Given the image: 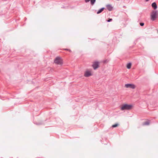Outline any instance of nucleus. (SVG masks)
Instances as JSON below:
<instances>
[{"mask_svg": "<svg viewBox=\"0 0 158 158\" xmlns=\"http://www.w3.org/2000/svg\"><path fill=\"white\" fill-rule=\"evenodd\" d=\"M150 123L149 121H147L146 122L143 123V125H149Z\"/></svg>", "mask_w": 158, "mask_h": 158, "instance_id": "nucleus-12", "label": "nucleus"}, {"mask_svg": "<svg viewBox=\"0 0 158 158\" xmlns=\"http://www.w3.org/2000/svg\"><path fill=\"white\" fill-rule=\"evenodd\" d=\"M152 7L155 10L157 8V6L156 2H153L152 5Z\"/></svg>", "mask_w": 158, "mask_h": 158, "instance_id": "nucleus-7", "label": "nucleus"}, {"mask_svg": "<svg viewBox=\"0 0 158 158\" xmlns=\"http://www.w3.org/2000/svg\"><path fill=\"white\" fill-rule=\"evenodd\" d=\"M118 125V124L116 123L114 125H113L112 127L113 128H114V127H117Z\"/></svg>", "mask_w": 158, "mask_h": 158, "instance_id": "nucleus-13", "label": "nucleus"}, {"mask_svg": "<svg viewBox=\"0 0 158 158\" xmlns=\"http://www.w3.org/2000/svg\"><path fill=\"white\" fill-rule=\"evenodd\" d=\"M106 7L107 9L110 11H111L112 10L113 7L110 5H108L106 6Z\"/></svg>", "mask_w": 158, "mask_h": 158, "instance_id": "nucleus-6", "label": "nucleus"}, {"mask_svg": "<svg viewBox=\"0 0 158 158\" xmlns=\"http://www.w3.org/2000/svg\"><path fill=\"white\" fill-rule=\"evenodd\" d=\"M54 62L57 64H61L60 58L59 57H57L55 59Z\"/></svg>", "mask_w": 158, "mask_h": 158, "instance_id": "nucleus-5", "label": "nucleus"}, {"mask_svg": "<svg viewBox=\"0 0 158 158\" xmlns=\"http://www.w3.org/2000/svg\"><path fill=\"white\" fill-rule=\"evenodd\" d=\"M92 75L91 72L89 70V76H90Z\"/></svg>", "mask_w": 158, "mask_h": 158, "instance_id": "nucleus-18", "label": "nucleus"}, {"mask_svg": "<svg viewBox=\"0 0 158 158\" xmlns=\"http://www.w3.org/2000/svg\"><path fill=\"white\" fill-rule=\"evenodd\" d=\"M62 8H64V7H62Z\"/></svg>", "mask_w": 158, "mask_h": 158, "instance_id": "nucleus-21", "label": "nucleus"}, {"mask_svg": "<svg viewBox=\"0 0 158 158\" xmlns=\"http://www.w3.org/2000/svg\"><path fill=\"white\" fill-rule=\"evenodd\" d=\"M125 86L127 88H131L132 89H134L135 87V86L134 84H126L125 85Z\"/></svg>", "mask_w": 158, "mask_h": 158, "instance_id": "nucleus-4", "label": "nucleus"}, {"mask_svg": "<svg viewBox=\"0 0 158 158\" xmlns=\"http://www.w3.org/2000/svg\"><path fill=\"white\" fill-rule=\"evenodd\" d=\"M96 0H89L90 4L91 5L93 6L95 3Z\"/></svg>", "mask_w": 158, "mask_h": 158, "instance_id": "nucleus-10", "label": "nucleus"}, {"mask_svg": "<svg viewBox=\"0 0 158 158\" xmlns=\"http://www.w3.org/2000/svg\"><path fill=\"white\" fill-rule=\"evenodd\" d=\"M64 50H66V51H68L70 52H71V50L70 49H69L65 48V49H64Z\"/></svg>", "mask_w": 158, "mask_h": 158, "instance_id": "nucleus-16", "label": "nucleus"}, {"mask_svg": "<svg viewBox=\"0 0 158 158\" xmlns=\"http://www.w3.org/2000/svg\"><path fill=\"white\" fill-rule=\"evenodd\" d=\"M140 25L141 26H143L144 25V23H140Z\"/></svg>", "mask_w": 158, "mask_h": 158, "instance_id": "nucleus-15", "label": "nucleus"}, {"mask_svg": "<svg viewBox=\"0 0 158 158\" xmlns=\"http://www.w3.org/2000/svg\"><path fill=\"white\" fill-rule=\"evenodd\" d=\"M100 63L98 61H95L93 63L92 66L94 70H96V69L99 67V65Z\"/></svg>", "mask_w": 158, "mask_h": 158, "instance_id": "nucleus-3", "label": "nucleus"}, {"mask_svg": "<svg viewBox=\"0 0 158 158\" xmlns=\"http://www.w3.org/2000/svg\"><path fill=\"white\" fill-rule=\"evenodd\" d=\"M112 20V19L109 18L107 20V22H111Z\"/></svg>", "mask_w": 158, "mask_h": 158, "instance_id": "nucleus-14", "label": "nucleus"}, {"mask_svg": "<svg viewBox=\"0 0 158 158\" xmlns=\"http://www.w3.org/2000/svg\"><path fill=\"white\" fill-rule=\"evenodd\" d=\"M149 0H145V1H146V2H148V1Z\"/></svg>", "mask_w": 158, "mask_h": 158, "instance_id": "nucleus-20", "label": "nucleus"}, {"mask_svg": "<svg viewBox=\"0 0 158 158\" xmlns=\"http://www.w3.org/2000/svg\"><path fill=\"white\" fill-rule=\"evenodd\" d=\"M157 11L153 10L151 13V19L152 21H154L157 17Z\"/></svg>", "mask_w": 158, "mask_h": 158, "instance_id": "nucleus-2", "label": "nucleus"}, {"mask_svg": "<svg viewBox=\"0 0 158 158\" xmlns=\"http://www.w3.org/2000/svg\"><path fill=\"white\" fill-rule=\"evenodd\" d=\"M85 2H89V0H85Z\"/></svg>", "mask_w": 158, "mask_h": 158, "instance_id": "nucleus-19", "label": "nucleus"}, {"mask_svg": "<svg viewBox=\"0 0 158 158\" xmlns=\"http://www.w3.org/2000/svg\"><path fill=\"white\" fill-rule=\"evenodd\" d=\"M84 76L86 77H89V70H87L85 73Z\"/></svg>", "mask_w": 158, "mask_h": 158, "instance_id": "nucleus-9", "label": "nucleus"}, {"mask_svg": "<svg viewBox=\"0 0 158 158\" xmlns=\"http://www.w3.org/2000/svg\"><path fill=\"white\" fill-rule=\"evenodd\" d=\"M132 107L133 106L131 105L125 104L122 105L120 109L122 110H131Z\"/></svg>", "mask_w": 158, "mask_h": 158, "instance_id": "nucleus-1", "label": "nucleus"}, {"mask_svg": "<svg viewBox=\"0 0 158 158\" xmlns=\"http://www.w3.org/2000/svg\"><path fill=\"white\" fill-rule=\"evenodd\" d=\"M131 63H128L127 64V68L128 69H130L131 68Z\"/></svg>", "mask_w": 158, "mask_h": 158, "instance_id": "nucleus-11", "label": "nucleus"}, {"mask_svg": "<svg viewBox=\"0 0 158 158\" xmlns=\"http://www.w3.org/2000/svg\"><path fill=\"white\" fill-rule=\"evenodd\" d=\"M35 124L37 125H40L42 124V123H35Z\"/></svg>", "mask_w": 158, "mask_h": 158, "instance_id": "nucleus-17", "label": "nucleus"}, {"mask_svg": "<svg viewBox=\"0 0 158 158\" xmlns=\"http://www.w3.org/2000/svg\"><path fill=\"white\" fill-rule=\"evenodd\" d=\"M105 9V8L104 7L102 8L97 11V14H99L101 13Z\"/></svg>", "mask_w": 158, "mask_h": 158, "instance_id": "nucleus-8", "label": "nucleus"}]
</instances>
